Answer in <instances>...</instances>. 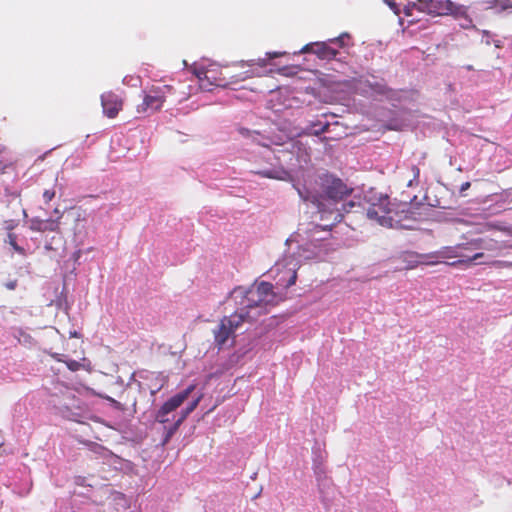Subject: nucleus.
Instances as JSON below:
<instances>
[{"mask_svg": "<svg viewBox=\"0 0 512 512\" xmlns=\"http://www.w3.org/2000/svg\"><path fill=\"white\" fill-rule=\"evenodd\" d=\"M294 187L304 202L316 208L322 221H329V224L322 226V230H330L342 221L346 205L343 204L341 209L338 204L353 192V188L329 172L310 176L302 185L294 184Z\"/></svg>", "mask_w": 512, "mask_h": 512, "instance_id": "1", "label": "nucleus"}, {"mask_svg": "<svg viewBox=\"0 0 512 512\" xmlns=\"http://www.w3.org/2000/svg\"><path fill=\"white\" fill-rule=\"evenodd\" d=\"M460 253L465 257L451 261L450 266H471L473 264L492 265L495 268H512V261L482 260L488 257L503 255L504 249H512V244L498 242L492 238H475L470 241L458 243Z\"/></svg>", "mask_w": 512, "mask_h": 512, "instance_id": "2", "label": "nucleus"}, {"mask_svg": "<svg viewBox=\"0 0 512 512\" xmlns=\"http://www.w3.org/2000/svg\"><path fill=\"white\" fill-rule=\"evenodd\" d=\"M229 299L241 312L255 315V320L267 312V307L275 306L279 302L273 285L265 281L255 283L248 288L237 286L230 292Z\"/></svg>", "mask_w": 512, "mask_h": 512, "instance_id": "3", "label": "nucleus"}, {"mask_svg": "<svg viewBox=\"0 0 512 512\" xmlns=\"http://www.w3.org/2000/svg\"><path fill=\"white\" fill-rule=\"evenodd\" d=\"M253 321H255V315H251L249 312H241L238 308L231 315L222 317L218 325L213 329L215 346L219 350L233 346L237 330L244 323H251Z\"/></svg>", "mask_w": 512, "mask_h": 512, "instance_id": "4", "label": "nucleus"}, {"mask_svg": "<svg viewBox=\"0 0 512 512\" xmlns=\"http://www.w3.org/2000/svg\"><path fill=\"white\" fill-rule=\"evenodd\" d=\"M351 39L350 34L345 32L327 41L309 43L303 47L302 52L313 53L321 60L330 61L337 58L339 49L353 45Z\"/></svg>", "mask_w": 512, "mask_h": 512, "instance_id": "5", "label": "nucleus"}, {"mask_svg": "<svg viewBox=\"0 0 512 512\" xmlns=\"http://www.w3.org/2000/svg\"><path fill=\"white\" fill-rule=\"evenodd\" d=\"M175 92L172 85H152L143 91V101L137 106V112L147 114L159 111L167 98L175 95Z\"/></svg>", "mask_w": 512, "mask_h": 512, "instance_id": "6", "label": "nucleus"}, {"mask_svg": "<svg viewBox=\"0 0 512 512\" xmlns=\"http://www.w3.org/2000/svg\"><path fill=\"white\" fill-rule=\"evenodd\" d=\"M276 157L270 149L266 148L255 161L251 172L263 178L286 181L290 178L288 171L273 163Z\"/></svg>", "mask_w": 512, "mask_h": 512, "instance_id": "7", "label": "nucleus"}, {"mask_svg": "<svg viewBox=\"0 0 512 512\" xmlns=\"http://www.w3.org/2000/svg\"><path fill=\"white\" fill-rule=\"evenodd\" d=\"M395 214L390 207V201L387 196L380 198L377 203L371 204L367 210V217L370 220L388 228H392L398 223V220L394 219Z\"/></svg>", "mask_w": 512, "mask_h": 512, "instance_id": "8", "label": "nucleus"}, {"mask_svg": "<svg viewBox=\"0 0 512 512\" xmlns=\"http://www.w3.org/2000/svg\"><path fill=\"white\" fill-rule=\"evenodd\" d=\"M194 390V386L191 385L185 390L177 393L176 395L169 398L156 413V422L163 424L164 428L167 427L165 424L170 421L169 414L179 408L183 402L189 397L191 392ZM166 430L164 429V433Z\"/></svg>", "mask_w": 512, "mask_h": 512, "instance_id": "9", "label": "nucleus"}, {"mask_svg": "<svg viewBox=\"0 0 512 512\" xmlns=\"http://www.w3.org/2000/svg\"><path fill=\"white\" fill-rule=\"evenodd\" d=\"M298 262L293 258L286 259L283 263H277L276 281L277 285L290 288L296 283Z\"/></svg>", "mask_w": 512, "mask_h": 512, "instance_id": "10", "label": "nucleus"}, {"mask_svg": "<svg viewBox=\"0 0 512 512\" xmlns=\"http://www.w3.org/2000/svg\"><path fill=\"white\" fill-rule=\"evenodd\" d=\"M100 99L103 113L106 117L110 119L116 118L119 112L123 109V94H118L114 91H107L101 95Z\"/></svg>", "mask_w": 512, "mask_h": 512, "instance_id": "11", "label": "nucleus"}, {"mask_svg": "<svg viewBox=\"0 0 512 512\" xmlns=\"http://www.w3.org/2000/svg\"><path fill=\"white\" fill-rule=\"evenodd\" d=\"M418 9L428 14L447 15L453 12L454 4L450 0H418Z\"/></svg>", "mask_w": 512, "mask_h": 512, "instance_id": "12", "label": "nucleus"}, {"mask_svg": "<svg viewBox=\"0 0 512 512\" xmlns=\"http://www.w3.org/2000/svg\"><path fill=\"white\" fill-rule=\"evenodd\" d=\"M202 396H199L192 401L185 409H183L177 419H173V423L169 427H165V437L162 440V445H166L172 436L177 432L181 424L185 421L190 413H192L198 406Z\"/></svg>", "mask_w": 512, "mask_h": 512, "instance_id": "13", "label": "nucleus"}, {"mask_svg": "<svg viewBox=\"0 0 512 512\" xmlns=\"http://www.w3.org/2000/svg\"><path fill=\"white\" fill-rule=\"evenodd\" d=\"M50 356L57 362L65 363L67 368L72 372H76L81 369L86 370L88 372L91 371V362L86 357H82L78 361V360L67 359L65 355L59 354V353H50Z\"/></svg>", "mask_w": 512, "mask_h": 512, "instance_id": "14", "label": "nucleus"}, {"mask_svg": "<svg viewBox=\"0 0 512 512\" xmlns=\"http://www.w3.org/2000/svg\"><path fill=\"white\" fill-rule=\"evenodd\" d=\"M460 247L458 244L454 246H445L439 249V255L442 257V263L448 264L451 263L449 260L455 259L458 260L459 257H465V255L460 253Z\"/></svg>", "mask_w": 512, "mask_h": 512, "instance_id": "15", "label": "nucleus"}, {"mask_svg": "<svg viewBox=\"0 0 512 512\" xmlns=\"http://www.w3.org/2000/svg\"><path fill=\"white\" fill-rule=\"evenodd\" d=\"M401 261L404 263V269L411 270L421 265V256L417 252H404L400 255Z\"/></svg>", "mask_w": 512, "mask_h": 512, "instance_id": "16", "label": "nucleus"}, {"mask_svg": "<svg viewBox=\"0 0 512 512\" xmlns=\"http://www.w3.org/2000/svg\"><path fill=\"white\" fill-rule=\"evenodd\" d=\"M439 254V250L427 254H420L422 260L421 265L432 266L442 263V257H440Z\"/></svg>", "mask_w": 512, "mask_h": 512, "instance_id": "17", "label": "nucleus"}, {"mask_svg": "<svg viewBox=\"0 0 512 512\" xmlns=\"http://www.w3.org/2000/svg\"><path fill=\"white\" fill-rule=\"evenodd\" d=\"M493 7L498 12H512V0H494Z\"/></svg>", "mask_w": 512, "mask_h": 512, "instance_id": "18", "label": "nucleus"}, {"mask_svg": "<svg viewBox=\"0 0 512 512\" xmlns=\"http://www.w3.org/2000/svg\"><path fill=\"white\" fill-rule=\"evenodd\" d=\"M262 74L260 72H257L255 70L245 71L237 76H233V80L231 82H238L243 81L252 77H260Z\"/></svg>", "mask_w": 512, "mask_h": 512, "instance_id": "19", "label": "nucleus"}, {"mask_svg": "<svg viewBox=\"0 0 512 512\" xmlns=\"http://www.w3.org/2000/svg\"><path fill=\"white\" fill-rule=\"evenodd\" d=\"M267 64H268L267 58L251 59V60H248V61H245V62L243 61L241 63L242 66H244V65H247L249 67L258 66L260 68L266 67Z\"/></svg>", "mask_w": 512, "mask_h": 512, "instance_id": "20", "label": "nucleus"}, {"mask_svg": "<svg viewBox=\"0 0 512 512\" xmlns=\"http://www.w3.org/2000/svg\"><path fill=\"white\" fill-rule=\"evenodd\" d=\"M46 220L33 219L31 221V229L38 232H46Z\"/></svg>", "mask_w": 512, "mask_h": 512, "instance_id": "21", "label": "nucleus"}, {"mask_svg": "<svg viewBox=\"0 0 512 512\" xmlns=\"http://www.w3.org/2000/svg\"><path fill=\"white\" fill-rule=\"evenodd\" d=\"M59 219L60 217H58L57 219H47L46 220V231H51V232H55V231H58L59 230Z\"/></svg>", "mask_w": 512, "mask_h": 512, "instance_id": "22", "label": "nucleus"}, {"mask_svg": "<svg viewBox=\"0 0 512 512\" xmlns=\"http://www.w3.org/2000/svg\"><path fill=\"white\" fill-rule=\"evenodd\" d=\"M8 239H9V244L13 247V249L24 255L25 254V251L22 247H20L17 243H16V235L14 233H9L8 234Z\"/></svg>", "mask_w": 512, "mask_h": 512, "instance_id": "23", "label": "nucleus"}, {"mask_svg": "<svg viewBox=\"0 0 512 512\" xmlns=\"http://www.w3.org/2000/svg\"><path fill=\"white\" fill-rule=\"evenodd\" d=\"M56 195L55 187H51L49 189L44 190L43 192V200L46 204L50 203Z\"/></svg>", "mask_w": 512, "mask_h": 512, "instance_id": "24", "label": "nucleus"}, {"mask_svg": "<svg viewBox=\"0 0 512 512\" xmlns=\"http://www.w3.org/2000/svg\"><path fill=\"white\" fill-rule=\"evenodd\" d=\"M412 170V173H413V179L409 181V186H412L413 183L415 182L416 184H418L419 182V176H420V170L417 166H412L411 168Z\"/></svg>", "mask_w": 512, "mask_h": 512, "instance_id": "25", "label": "nucleus"}, {"mask_svg": "<svg viewBox=\"0 0 512 512\" xmlns=\"http://www.w3.org/2000/svg\"><path fill=\"white\" fill-rule=\"evenodd\" d=\"M209 72L210 71H199L197 73V77L199 78L200 81H202L203 79L209 80L210 79V77L208 76Z\"/></svg>", "mask_w": 512, "mask_h": 512, "instance_id": "26", "label": "nucleus"}, {"mask_svg": "<svg viewBox=\"0 0 512 512\" xmlns=\"http://www.w3.org/2000/svg\"><path fill=\"white\" fill-rule=\"evenodd\" d=\"M385 2L396 14H398L397 5L394 0H385Z\"/></svg>", "mask_w": 512, "mask_h": 512, "instance_id": "27", "label": "nucleus"}, {"mask_svg": "<svg viewBox=\"0 0 512 512\" xmlns=\"http://www.w3.org/2000/svg\"><path fill=\"white\" fill-rule=\"evenodd\" d=\"M16 285H17V281L16 280H13V281H9L5 284V287L9 290H14L16 288Z\"/></svg>", "mask_w": 512, "mask_h": 512, "instance_id": "28", "label": "nucleus"}, {"mask_svg": "<svg viewBox=\"0 0 512 512\" xmlns=\"http://www.w3.org/2000/svg\"><path fill=\"white\" fill-rule=\"evenodd\" d=\"M267 56H268V59H274V58L282 56V53H280V52L267 53Z\"/></svg>", "mask_w": 512, "mask_h": 512, "instance_id": "29", "label": "nucleus"}, {"mask_svg": "<svg viewBox=\"0 0 512 512\" xmlns=\"http://www.w3.org/2000/svg\"><path fill=\"white\" fill-rule=\"evenodd\" d=\"M469 187H470V182H464V183L461 185L460 190H461V191H465V190H467Z\"/></svg>", "mask_w": 512, "mask_h": 512, "instance_id": "30", "label": "nucleus"}, {"mask_svg": "<svg viewBox=\"0 0 512 512\" xmlns=\"http://www.w3.org/2000/svg\"><path fill=\"white\" fill-rule=\"evenodd\" d=\"M70 337L78 338V337H80V335H79V333H78V332L73 331V332H70Z\"/></svg>", "mask_w": 512, "mask_h": 512, "instance_id": "31", "label": "nucleus"}, {"mask_svg": "<svg viewBox=\"0 0 512 512\" xmlns=\"http://www.w3.org/2000/svg\"><path fill=\"white\" fill-rule=\"evenodd\" d=\"M185 98H186V97H185V93H183V96H182V97H180V98L178 99V101H182V100H184Z\"/></svg>", "mask_w": 512, "mask_h": 512, "instance_id": "32", "label": "nucleus"}, {"mask_svg": "<svg viewBox=\"0 0 512 512\" xmlns=\"http://www.w3.org/2000/svg\"><path fill=\"white\" fill-rule=\"evenodd\" d=\"M327 127H328L327 125H326V126H324V127L321 129V132L326 131Z\"/></svg>", "mask_w": 512, "mask_h": 512, "instance_id": "33", "label": "nucleus"}, {"mask_svg": "<svg viewBox=\"0 0 512 512\" xmlns=\"http://www.w3.org/2000/svg\"><path fill=\"white\" fill-rule=\"evenodd\" d=\"M160 388H158L157 390H152V395H154Z\"/></svg>", "mask_w": 512, "mask_h": 512, "instance_id": "34", "label": "nucleus"}, {"mask_svg": "<svg viewBox=\"0 0 512 512\" xmlns=\"http://www.w3.org/2000/svg\"><path fill=\"white\" fill-rule=\"evenodd\" d=\"M348 205H349L350 207H353V206H354V203H353V202H349V203H348Z\"/></svg>", "mask_w": 512, "mask_h": 512, "instance_id": "35", "label": "nucleus"}, {"mask_svg": "<svg viewBox=\"0 0 512 512\" xmlns=\"http://www.w3.org/2000/svg\"><path fill=\"white\" fill-rule=\"evenodd\" d=\"M123 83L127 84L126 77L123 79Z\"/></svg>", "mask_w": 512, "mask_h": 512, "instance_id": "36", "label": "nucleus"}]
</instances>
